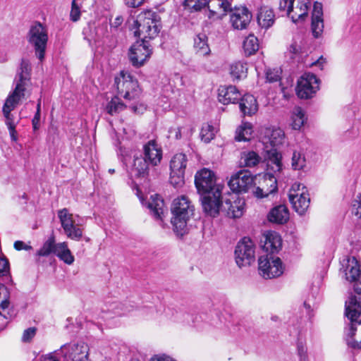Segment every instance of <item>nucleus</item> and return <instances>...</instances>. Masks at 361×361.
<instances>
[{
  "mask_svg": "<svg viewBox=\"0 0 361 361\" xmlns=\"http://www.w3.org/2000/svg\"><path fill=\"white\" fill-rule=\"evenodd\" d=\"M243 49L246 56L254 54L259 49L258 39L253 35L247 36L243 42Z\"/></svg>",
  "mask_w": 361,
  "mask_h": 361,
  "instance_id": "obj_38",
  "label": "nucleus"
},
{
  "mask_svg": "<svg viewBox=\"0 0 361 361\" xmlns=\"http://www.w3.org/2000/svg\"><path fill=\"white\" fill-rule=\"evenodd\" d=\"M326 62V59H324L323 56H321L319 59L312 63V66H318L320 69L322 70Z\"/></svg>",
  "mask_w": 361,
  "mask_h": 361,
  "instance_id": "obj_61",
  "label": "nucleus"
},
{
  "mask_svg": "<svg viewBox=\"0 0 361 361\" xmlns=\"http://www.w3.org/2000/svg\"><path fill=\"white\" fill-rule=\"evenodd\" d=\"M150 167H152L151 164L142 157V154L134 156L130 174L137 178L147 179L149 175Z\"/></svg>",
  "mask_w": 361,
  "mask_h": 361,
  "instance_id": "obj_25",
  "label": "nucleus"
},
{
  "mask_svg": "<svg viewBox=\"0 0 361 361\" xmlns=\"http://www.w3.org/2000/svg\"><path fill=\"white\" fill-rule=\"evenodd\" d=\"M39 121H40V114H35L32 120V128L35 131H36L39 129Z\"/></svg>",
  "mask_w": 361,
  "mask_h": 361,
  "instance_id": "obj_57",
  "label": "nucleus"
},
{
  "mask_svg": "<svg viewBox=\"0 0 361 361\" xmlns=\"http://www.w3.org/2000/svg\"><path fill=\"white\" fill-rule=\"evenodd\" d=\"M125 4L128 7L136 8L143 4L144 0H124Z\"/></svg>",
  "mask_w": 361,
  "mask_h": 361,
  "instance_id": "obj_55",
  "label": "nucleus"
},
{
  "mask_svg": "<svg viewBox=\"0 0 361 361\" xmlns=\"http://www.w3.org/2000/svg\"><path fill=\"white\" fill-rule=\"evenodd\" d=\"M298 354L300 357V361H305L306 350H305V348L300 343L298 345Z\"/></svg>",
  "mask_w": 361,
  "mask_h": 361,
  "instance_id": "obj_60",
  "label": "nucleus"
},
{
  "mask_svg": "<svg viewBox=\"0 0 361 361\" xmlns=\"http://www.w3.org/2000/svg\"><path fill=\"white\" fill-rule=\"evenodd\" d=\"M275 21V15L272 9L267 7L260 8L257 15L258 25L264 29H268L273 25Z\"/></svg>",
  "mask_w": 361,
  "mask_h": 361,
  "instance_id": "obj_30",
  "label": "nucleus"
},
{
  "mask_svg": "<svg viewBox=\"0 0 361 361\" xmlns=\"http://www.w3.org/2000/svg\"><path fill=\"white\" fill-rule=\"evenodd\" d=\"M54 251V255L58 257L64 263L71 265L74 262V256L68 247L67 243L63 242L57 243Z\"/></svg>",
  "mask_w": 361,
  "mask_h": 361,
  "instance_id": "obj_32",
  "label": "nucleus"
},
{
  "mask_svg": "<svg viewBox=\"0 0 361 361\" xmlns=\"http://www.w3.org/2000/svg\"><path fill=\"white\" fill-rule=\"evenodd\" d=\"M288 50L291 54H296L298 52L299 47L295 44H292Z\"/></svg>",
  "mask_w": 361,
  "mask_h": 361,
  "instance_id": "obj_62",
  "label": "nucleus"
},
{
  "mask_svg": "<svg viewBox=\"0 0 361 361\" xmlns=\"http://www.w3.org/2000/svg\"><path fill=\"white\" fill-rule=\"evenodd\" d=\"M240 97L241 94L235 86H224L219 89V101L224 104H235Z\"/></svg>",
  "mask_w": 361,
  "mask_h": 361,
  "instance_id": "obj_26",
  "label": "nucleus"
},
{
  "mask_svg": "<svg viewBox=\"0 0 361 361\" xmlns=\"http://www.w3.org/2000/svg\"><path fill=\"white\" fill-rule=\"evenodd\" d=\"M194 206L188 197L182 195L176 198L171 206V224L174 232L183 235L186 232L187 223L194 214Z\"/></svg>",
  "mask_w": 361,
  "mask_h": 361,
  "instance_id": "obj_3",
  "label": "nucleus"
},
{
  "mask_svg": "<svg viewBox=\"0 0 361 361\" xmlns=\"http://www.w3.org/2000/svg\"><path fill=\"white\" fill-rule=\"evenodd\" d=\"M133 29L134 35L142 41L154 39L160 32V17L151 11L141 12L134 21Z\"/></svg>",
  "mask_w": 361,
  "mask_h": 361,
  "instance_id": "obj_2",
  "label": "nucleus"
},
{
  "mask_svg": "<svg viewBox=\"0 0 361 361\" xmlns=\"http://www.w3.org/2000/svg\"><path fill=\"white\" fill-rule=\"evenodd\" d=\"M265 141L271 147V149H267V157L269 159V164H273L272 169L279 171L281 169V155L278 152L277 147L283 145L285 140L284 132L281 128L267 129L265 132Z\"/></svg>",
  "mask_w": 361,
  "mask_h": 361,
  "instance_id": "obj_4",
  "label": "nucleus"
},
{
  "mask_svg": "<svg viewBox=\"0 0 361 361\" xmlns=\"http://www.w3.org/2000/svg\"><path fill=\"white\" fill-rule=\"evenodd\" d=\"M10 133L11 138L13 141L18 140V133L16 130V126L7 127Z\"/></svg>",
  "mask_w": 361,
  "mask_h": 361,
  "instance_id": "obj_59",
  "label": "nucleus"
},
{
  "mask_svg": "<svg viewBox=\"0 0 361 361\" xmlns=\"http://www.w3.org/2000/svg\"><path fill=\"white\" fill-rule=\"evenodd\" d=\"M37 329L35 327H30L23 331L22 336V341L30 342L36 334Z\"/></svg>",
  "mask_w": 361,
  "mask_h": 361,
  "instance_id": "obj_50",
  "label": "nucleus"
},
{
  "mask_svg": "<svg viewBox=\"0 0 361 361\" xmlns=\"http://www.w3.org/2000/svg\"><path fill=\"white\" fill-rule=\"evenodd\" d=\"M142 156L151 164L152 167H155L161 163L162 159V149L156 140H149L142 146Z\"/></svg>",
  "mask_w": 361,
  "mask_h": 361,
  "instance_id": "obj_20",
  "label": "nucleus"
},
{
  "mask_svg": "<svg viewBox=\"0 0 361 361\" xmlns=\"http://www.w3.org/2000/svg\"><path fill=\"white\" fill-rule=\"evenodd\" d=\"M193 47L196 54L200 56H206L210 53L207 37L205 34L200 33L195 37Z\"/></svg>",
  "mask_w": 361,
  "mask_h": 361,
  "instance_id": "obj_33",
  "label": "nucleus"
},
{
  "mask_svg": "<svg viewBox=\"0 0 361 361\" xmlns=\"http://www.w3.org/2000/svg\"><path fill=\"white\" fill-rule=\"evenodd\" d=\"M185 173H173L171 171L170 173V183L173 185L174 188H180L185 183L184 180Z\"/></svg>",
  "mask_w": 361,
  "mask_h": 361,
  "instance_id": "obj_47",
  "label": "nucleus"
},
{
  "mask_svg": "<svg viewBox=\"0 0 361 361\" xmlns=\"http://www.w3.org/2000/svg\"><path fill=\"white\" fill-rule=\"evenodd\" d=\"M266 78L269 82H277L281 79L280 71L278 69H267L266 71Z\"/></svg>",
  "mask_w": 361,
  "mask_h": 361,
  "instance_id": "obj_48",
  "label": "nucleus"
},
{
  "mask_svg": "<svg viewBox=\"0 0 361 361\" xmlns=\"http://www.w3.org/2000/svg\"><path fill=\"white\" fill-rule=\"evenodd\" d=\"M239 107L244 115L252 116L258 110V104L255 97L250 94L240 97Z\"/></svg>",
  "mask_w": 361,
  "mask_h": 361,
  "instance_id": "obj_28",
  "label": "nucleus"
},
{
  "mask_svg": "<svg viewBox=\"0 0 361 361\" xmlns=\"http://www.w3.org/2000/svg\"><path fill=\"white\" fill-rule=\"evenodd\" d=\"M60 350L64 361H85L89 356V347L82 341L64 344Z\"/></svg>",
  "mask_w": 361,
  "mask_h": 361,
  "instance_id": "obj_10",
  "label": "nucleus"
},
{
  "mask_svg": "<svg viewBox=\"0 0 361 361\" xmlns=\"http://www.w3.org/2000/svg\"><path fill=\"white\" fill-rule=\"evenodd\" d=\"M123 22V18L122 16H118L113 22L111 23V27L117 29L118 28Z\"/></svg>",
  "mask_w": 361,
  "mask_h": 361,
  "instance_id": "obj_56",
  "label": "nucleus"
},
{
  "mask_svg": "<svg viewBox=\"0 0 361 361\" xmlns=\"http://www.w3.org/2000/svg\"><path fill=\"white\" fill-rule=\"evenodd\" d=\"M114 86L118 94L126 99H135L140 92L137 80L128 72L121 71L114 78Z\"/></svg>",
  "mask_w": 361,
  "mask_h": 361,
  "instance_id": "obj_6",
  "label": "nucleus"
},
{
  "mask_svg": "<svg viewBox=\"0 0 361 361\" xmlns=\"http://www.w3.org/2000/svg\"><path fill=\"white\" fill-rule=\"evenodd\" d=\"M80 9L79 6L76 4V0L72 1L71 11L70 13L71 20L73 22H76L80 19Z\"/></svg>",
  "mask_w": 361,
  "mask_h": 361,
  "instance_id": "obj_49",
  "label": "nucleus"
},
{
  "mask_svg": "<svg viewBox=\"0 0 361 361\" xmlns=\"http://www.w3.org/2000/svg\"><path fill=\"white\" fill-rule=\"evenodd\" d=\"M231 13L230 20L235 29H245L251 21L252 14L246 7L232 8Z\"/></svg>",
  "mask_w": 361,
  "mask_h": 361,
  "instance_id": "obj_22",
  "label": "nucleus"
},
{
  "mask_svg": "<svg viewBox=\"0 0 361 361\" xmlns=\"http://www.w3.org/2000/svg\"><path fill=\"white\" fill-rule=\"evenodd\" d=\"M353 207H355V216H357L359 219H361V194L357 195V199L353 204Z\"/></svg>",
  "mask_w": 361,
  "mask_h": 361,
  "instance_id": "obj_53",
  "label": "nucleus"
},
{
  "mask_svg": "<svg viewBox=\"0 0 361 361\" xmlns=\"http://www.w3.org/2000/svg\"><path fill=\"white\" fill-rule=\"evenodd\" d=\"M259 274L264 279H273L281 276L283 272L282 262L279 257L268 255L261 256L258 259Z\"/></svg>",
  "mask_w": 361,
  "mask_h": 361,
  "instance_id": "obj_9",
  "label": "nucleus"
},
{
  "mask_svg": "<svg viewBox=\"0 0 361 361\" xmlns=\"http://www.w3.org/2000/svg\"><path fill=\"white\" fill-rule=\"evenodd\" d=\"M14 247L17 250H29L31 248L30 246L26 245L23 241H16L14 243Z\"/></svg>",
  "mask_w": 361,
  "mask_h": 361,
  "instance_id": "obj_58",
  "label": "nucleus"
},
{
  "mask_svg": "<svg viewBox=\"0 0 361 361\" xmlns=\"http://www.w3.org/2000/svg\"><path fill=\"white\" fill-rule=\"evenodd\" d=\"M300 183H294L289 191L288 198L295 211L299 214H303L309 207L310 199L305 191V188L302 186L300 190Z\"/></svg>",
  "mask_w": 361,
  "mask_h": 361,
  "instance_id": "obj_11",
  "label": "nucleus"
},
{
  "mask_svg": "<svg viewBox=\"0 0 361 361\" xmlns=\"http://www.w3.org/2000/svg\"><path fill=\"white\" fill-rule=\"evenodd\" d=\"M8 261L4 257H0V276H4L9 273Z\"/></svg>",
  "mask_w": 361,
  "mask_h": 361,
  "instance_id": "obj_51",
  "label": "nucleus"
},
{
  "mask_svg": "<svg viewBox=\"0 0 361 361\" xmlns=\"http://www.w3.org/2000/svg\"><path fill=\"white\" fill-rule=\"evenodd\" d=\"M347 281L353 283L354 291L361 294V270L358 262L355 257L349 259L344 270Z\"/></svg>",
  "mask_w": 361,
  "mask_h": 361,
  "instance_id": "obj_19",
  "label": "nucleus"
},
{
  "mask_svg": "<svg viewBox=\"0 0 361 361\" xmlns=\"http://www.w3.org/2000/svg\"><path fill=\"white\" fill-rule=\"evenodd\" d=\"M58 217L61 227L68 238L77 241L82 238V229L75 224L73 214L66 208L58 211Z\"/></svg>",
  "mask_w": 361,
  "mask_h": 361,
  "instance_id": "obj_12",
  "label": "nucleus"
},
{
  "mask_svg": "<svg viewBox=\"0 0 361 361\" xmlns=\"http://www.w3.org/2000/svg\"><path fill=\"white\" fill-rule=\"evenodd\" d=\"M147 207L149 209L153 216L161 221H163L164 214V202L158 195L151 196Z\"/></svg>",
  "mask_w": 361,
  "mask_h": 361,
  "instance_id": "obj_29",
  "label": "nucleus"
},
{
  "mask_svg": "<svg viewBox=\"0 0 361 361\" xmlns=\"http://www.w3.org/2000/svg\"><path fill=\"white\" fill-rule=\"evenodd\" d=\"M209 0H185L184 6L191 12L200 11L208 6Z\"/></svg>",
  "mask_w": 361,
  "mask_h": 361,
  "instance_id": "obj_45",
  "label": "nucleus"
},
{
  "mask_svg": "<svg viewBox=\"0 0 361 361\" xmlns=\"http://www.w3.org/2000/svg\"><path fill=\"white\" fill-rule=\"evenodd\" d=\"M254 183V177L248 170H240L233 174L228 181L231 190L236 193L246 192Z\"/></svg>",
  "mask_w": 361,
  "mask_h": 361,
  "instance_id": "obj_15",
  "label": "nucleus"
},
{
  "mask_svg": "<svg viewBox=\"0 0 361 361\" xmlns=\"http://www.w3.org/2000/svg\"><path fill=\"white\" fill-rule=\"evenodd\" d=\"M187 156L183 153L176 154L170 161V170L173 173H185L187 166Z\"/></svg>",
  "mask_w": 361,
  "mask_h": 361,
  "instance_id": "obj_34",
  "label": "nucleus"
},
{
  "mask_svg": "<svg viewBox=\"0 0 361 361\" xmlns=\"http://www.w3.org/2000/svg\"><path fill=\"white\" fill-rule=\"evenodd\" d=\"M306 164L305 155L301 152L295 151L292 157V167L295 170L302 169Z\"/></svg>",
  "mask_w": 361,
  "mask_h": 361,
  "instance_id": "obj_46",
  "label": "nucleus"
},
{
  "mask_svg": "<svg viewBox=\"0 0 361 361\" xmlns=\"http://www.w3.org/2000/svg\"><path fill=\"white\" fill-rule=\"evenodd\" d=\"M234 255L240 268L249 266L255 261V245L250 238L245 237L238 243Z\"/></svg>",
  "mask_w": 361,
  "mask_h": 361,
  "instance_id": "obj_8",
  "label": "nucleus"
},
{
  "mask_svg": "<svg viewBox=\"0 0 361 361\" xmlns=\"http://www.w3.org/2000/svg\"><path fill=\"white\" fill-rule=\"evenodd\" d=\"M202 195L203 197L201 200L204 212L206 214L215 217L219 214L220 207L222 204L221 200V190H219V189L216 188L214 192Z\"/></svg>",
  "mask_w": 361,
  "mask_h": 361,
  "instance_id": "obj_17",
  "label": "nucleus"
},
{
  "mask_svg": "<svg viewBox=\"0 0 361 361\" xmlns=\"http://www.w3.org/2000/svg\"><path fill=\"white\" fill-rule=\"evenodd\" d=\"M40 106H41V99H38V102H37V111H36L35 114H40V111H41Z\"/></svg>",
  "mask_w": 361,
  "mask_h": 361,
  "instance_id": "obj_64",
  "label": "nucleus"
},
{
  "mask_svg": "<svg viewBox=\"0 0 361 361\" xmlns=\"http://www.w3.org/2000/svg\"><path fill=\"white\" fill-rule=\"evenodd\" d=\"M269 181L271 183L270 184V188L267 189L266 191L264 190V189L260 188H257L255 191V195L258 198H263L265 197H268L269 194H272L277 190V182L274 177L269 176Z\"/></svg>",
  "mask_w": 361,
  "mask_h": 361,
  "instance_id": "obj_43",
  "label": "nucleus"
},
{
  "mask_svg": "<svg viewBox=\"0 0 361 361\" xmlns=\"http://www.w3.org/2000/svg\"><path fill=\"white\" fill-rule=\"evenodd\" d=\"M226 204L229 205L227 212L229 217L236 219L243 216L244 208L243 207V203H241L240 201L235 202L234 204H232L230 201H226Z\"/></svg>",
  "mask_w": 361,
  "mask_h": 361,
  "instance_id": "obj_42",
  "label": "nucleus"
},
{
  "mask_svg": "<svg viewBox=\"0 0 361 361\" xmlns=\"http://www.w3.org/2000/svg\"><path fill=\"white\" fill-rule=\"evenodd\" d=\"M29 44L33 47L36 56L39 61L44 59L48 42V31L39 22L34 23L27 35Z\"/></svg>",
  "mask_w": 361,
  "mask_h": 361,
  "instance_id": "obj_5",
  "label": "nucleus"
},
{
  "mask_svg": "<svg viewBox=\"0 0 361 361\" xmlns=\"http://www.w3.org/2000/svg\"><path fill=\"white\" fill-rule=\"evenodd\" d=\"M268 219L269 221L278 224H283L286 223L289 219L288 208L283 204L274 207L269 212L268 214Z\"/></svg>",
  "mask_w": 361,
  "mask_h": 361,
  "instance_id": "obj_27",
  "label": "nucleus"
},
{
  "mask_svg": "<svg viewBox=\"0 0 361 361\" xmlns=\"http://www.w3.org/2000/svg\"><path fill=\"white\" fill-rule=\"evenodd\" d=\"M31 65L28 60L22 59L20 68L15 78L16 87L13 93L25 96V86L30 78Z\"/></svg>",
  "mask_w": 361,
  "mask_h": 361,
  "instance_id": "obj_18",
  "label": "nucleus"
},
{
  "mask_svg": "<svg viewBox=\"0 0 361 361\" xmlns=\"http://www.w3.org/2000/svg\"><path fill=\"white\" fill-rule=\"evenodd\" d=\"M23 97L24 96L15 94V93L11 92L6 98L2 108V112L5 118V123L7 127L17 126V122L15 121V116L11 114V111L15 109L19 102Z\"/></svg>",
  "mask_w": 361,
  "mask_h": 361,
  "instance_id": "obj_23",
  "label": "nucleus"
},
{
  "mask_svg": "<svg viewBox=\"0 0 361 361\" xmlns=\"http://www.w3.org/2000/svg\"><path fill=\"white\" fill-rule=\"evenodd\" d=\"M252 128L251 123H243L236 130L235 140L239 142L249 140L252 132Z\"/></svg>",
  "mask_w": 361,
  "mask_h": 361,
  "instance_id": "obj_40",
  "label": "nucleus"
},
{
  "mask_svg": "<svg viewBox=\"0 0 361 361\" xmlns=\"http://www.w3.org/2000/svg\"><path fill=\"white\" fill-rule=\"evenodd\" d=\"M217 128L210 123H204L201 129L200 137L205 143H209L215 137Z\"/></svg>",
  "mask_w": 361,
  "mask_h": 361,
  "instance_id": "obj_41",
  "label": "nucleus"
},
{
  "mask_svg": "<svg viewBox=\"0 0 361 361\" xmlns=\"http://www.w3.org/2000/svg\"><path fill=\"white\" fill-rule=\"evenodd\" d=\"M292 126L295 130H300L305 121V114L300 107L295 109L292 116Z\"/></svg>",
  "mask_w": 361,
  "mask_h": 361,
  "instance_id": "obj_44",
  "label": "nucleus"
},
{
  "mask_svg": "<svg viewBox=\"0 0 361 361\" xmlns=\"http://www.w3.org/2000/svg\"><path fill=\"white\" fill-rule=\"evenodd\" d=\"M150 361H176L171 357L162 355H154L151 359Z\"/></svg>",
  "mask_w": 361,
  "mask_h": 361,
  "instance_id": "obj_54",
  "label": "nucleus"
},
{
  "mask_svg": "<svg viewBox=\"0 0 361 361\" xmlns=\"http://www.w3.org/2000/svg\"><path fill=\"white\" fill-rule=\"evenodd\" d=\"M282 245L281 238L276 232H269L265 236L264 248L271 253L278 252Z\"/></svg>",
  "mask_w": 361,
  "mask_h": 361,
  "instance_id": "obj_31",
  "label": "nucleus"
},
{
  "mask_svg": "<svg viewBox=\"0 0 361 361\" xmlns=\"http://www.w3.org/2000/svg\"><path fill=\"white\" fill-rule=\"evenodd\" d=\"M319 88V80L314 74L305 73L298 81L296 92L301 99L313 97Z\"/></svg>",
  "mask_w": 361,
  "mask_h": 361,
  "instance_id": "obj_14",
  "label": "nucleus"
},
{
  "mask_svg": "<svg viewBox=\"0 0 361 361\" xmlns=\"http://www.w3.org/2000/svg\"><path fill=\"white\" fill-rule=\"evenodd\" d=\"M310 0H293L289 2L288 16L293 23L303 20L308 14Z\"/></svg>",
  "mask_w": 361,
  "mask_h": 361,
  "instance_id": "obj_21",
  "label": "nucleus"
},
{
  "mask_svg": "<svg viewBox=\"0 0 361 361\" xmlns=\"http://www.w3.org/2000/svg\"><path fill=\"white\" fill-rule=\"evenodd\" d=\"M232 8L229 0H209L207 16L213 21L221 20L232 11Z\"/></svg>",
  "mask_w": 361,
  "mask_h": 361,
  "instance_id": "obj_16",
  "label": "nucleus"
},
{
  "mask_svg": "<svg viewBox=\"0 0 361 361\" xmlns=\"http://www.w3.org/2000/svg\"><path fill=\"white\" fill-rule=\"evenodd\" d=\"M181 130V127H171L169 130V133L170 136H173L176 140H180L182 137Z\"/></svg>",
  "mask_w": 361,
  "mask_h": 361,
  "instance_id": "obj_52",
  "label": "nucleus"
},
{
  "mask_svg": "<svg viewBox=\"0 0 361 361\" xmlns=\"http://www.w3.org/2000/svg\"><path fill=\"white\" fill-rule=\"evenodd\" d=\"M216 176L214 171L207 168H203L198 171L195 176V184L197 192L204 195L212 192L216 188L221 190L223 186L216 183Z\"/></svg>",
  "mask_w": 361,
  "mask_h": 361,
  "instance_id": "obj_7",
  "label": "nucleus"
},
{
  "mask_svg": "<svg viewBox=\"0 0 361 361\" xmlns=\"http://www.w3.org/2000/svg\"><path fill=\"white\" fill-rule=\"evenodd\" d=\"M311 28L314 37H319L324 30L323 7L321 3L314 2L312 13Z\"/></svg>",
  "mask_w": 361,
  "mask_h": 361,
  "instance_id": "obj_24",
  "label": "nucleus"
},
{
  "mask_svg": "<svg viewBox=\"0 0 361 361\" xmlns=\"http://www.w3.org/2000/svg\"><path fill=\"white\" fill-rule=\"evenodd\" d=\"M43 361H59L56 357L52 355L46 357Z\"/></svg>",
  "mask_w": 361,
  "mask_h": 361,
  "instance_id": "obj_63",
  "label": "nucleus"
},
{
  "mask_svg": "<svg viewBox=\"0 0 361 361\" xmlns=\"http://www.w3.org/2000/svg\"><path fill=\"white\" fill-rule=\"evenodd\" d=\"M241 164L246 167H254L261 161V157L254 151L244 152L241 154Z\"/></svg>",
  "mask_w": 361,
  "mask_h": 361,
  "instance_id": "obj_36",
  "label": "nucleus"
},
{
  "mask_svg": "<svg viewBox=\"0 0 361 361\" xmlns=\"http://www.w3.org/2000/svg\"><path fill=\"white\" fill-rule=\"evenodd\" d=\"M345 315L350 322L348 335V344L353 348H361V301L356 295H350L345 302Z\"/></svg>",
  "mask_w": 361,
  "mask_h": 361,
  "instance_id": "obj_1",
  "label": "nucleus"
},
{
  "mask_svg": "<svg viewBox=\"0 0 361 361\" xmlns=\"http://www.w3.org/2000/svg\"><path fill=\"white\" fill-rule=\"evenodd\" d=\"M152 50L147 42H135L130 48L128 57L130 63L135 67H140L149 59Z\"/></svg>",
  "mask_w": 361,
  "mask_h": 361,
  "instance_id": "obj_13",
  "label": "nucleus"
},
{
  "mask_svg": "<svg viewBox=\"0 0 361 361\" xmlns=\"http://www.w3.org/2000/svg\"><path fill=\"white\" fill-rule=\"evenodd\" d=\"M57 245L55 237L51 235L43 244L42 247L37 252V255L40 257H47L51 254H54L55 248Z\"/></svg>",
  "mask_w": 361,
  "mask_h": 361,
  "instance_id": "obj_37",
  "label": "nucleus"
},
{
  "mask_svg": "<svg viewBox=\"0 0 361 361\" xmlns=\"http://www.w3.org/2000/svg\"><path fill=\"white\" fill-rule=\"evenodd\" d=\"M125 108L126 105L120 100V99L118 97H114L106 104V111L109 114L114 116L124 110Z\"/></svg>",
  "mask_w": 361,
  "mask_h": 361,
  "instance_id": "obj_39",
  "label": "nucleus"
},
{
  "mask_svg": "<svg viewBox=\"0 0 361 361\" xmlns=\"http://www.w3.org/2000/svg\"><path fill=\"white\" fill-rule=\"evenodd\" d=\"M247 67L246 63L240 61L233 63L230 68V74L233 80H240L247 77Z\"/></svg>",
  "mask_w": 361,
  "mask_h": 361,
  "instance_id": "obj_35",
  "label": "nucleus"
}]
</instances>
